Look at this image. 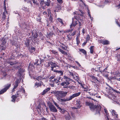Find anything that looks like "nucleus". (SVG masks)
<instances>
[{
  "label": "nucleus",
  "instance_id": "nucleus-1",
  "mask_svg": "<svg viewBox=\"0 0 120 120\" xmlns=\"http://www.w3.org/2000/svg\"><path fill=\"white\" fill-rule=\"evenodd\" d=\"M68 93V92L66 91L56 90L51 92V93L53 94L55 96L57 100L61 102H66L70 101L74 98L79 96L81 94V92H79L74 94L68 98L64 99L62 98L66 96Z\"/></svg>",
  "mask_w": 120,
  "mask_h": 120
},
{
  "label": "nucleus",
  "instance_id": "nucleus-2",
  "mask_svg": "<svg viewBox=\"0 0 120 120\" xmlns=\"http://www.w3.org/2000/svg\"><path fill=\"white\" fill-rule=\"evenodd\" d=\"M86 105L87 106H89L91 111H96V114H99V112L101 110V107L99 105H94L88 101L86 102Z\"/></svg>",
  "mask_w": 120,
  "mask_h": 120
},
{
  "label": "nucleus",
  "instance_id": "nucleus-3",
  "mask_svg": "<svg viewBox=\"0 0 120 120\" xmlns=\"http://www.w3.org/2000/svg\"><path fill=\"white\" fill-rule=\"evenodd\" d=\"M64 79L66 80L65 81L62 82L61 85L64 88L68 89V88H71L72 87L68 86L70 83L69 82L71 80L70 78L64 75L63 76Z\"/></svg>",
  "mask_w": 120,
  "mask_h": 120
},
{
  "label": "nucleus",
  "instance_id": "nucleus-4",
  "mask_svg": "<svg viewBox=\"0 0 120 120\" xmlns=\"http://www.w3.org/2000/svg\"><path fill=\"white\" fill-rule=\"evenodd\" d=\"M77 17L75 16L72 18V23L71 25L70 28H71L72 26H80L82 22L79 21L77 19Z\"/></svg>",
  "mask_w": 120,
  "mask_h": 120
},
{
  "label": "nucleus",
  "instance_id": "nucleus-5",
  "mask_svg": "<svg viewBox=\"0 0 120 120\" xmlns=\"http://www.w3.org/2000/svg\"><path fill=\"white\" fill-rule=\"evenodd\" d=\"M64 117L66 120H74V116L71 113L67 112L66 114L64 115Z\"/></svg>",
  "mask_w": 120,
  "mask_h": 120
},
{
  "label": "nucleus",
  "instance_id": "nucleus-6",
  "mask_svg": "<svg viewBox=\"0 0 120 120\" xmlns=\"http://www.w3.org/2000/svg\"><path fill=\"white\" fill-rule=\"evenodd\" d=\"M49 106L50 110L51 112H57V110L55 107L51 103H48Z\"/></svg>",
  "mask_w": 120,
  "mask_h": 120
},
{
  "label": "nucleus",
  "instance_id": "nucleus-7",
  "mask_svg": "<svg viewBox=\"0 0 120 120\" xmlns=\"http://www.w3.org/2000/svg\"><path fill=\"white\" fill-rule=\"evenodd\" d=\"M49 66H51V70L52 71H54L53 69L54 68H56V67H58L56 64L55 63L52 62H49L48 63Z\"/></svg>",
  "mask_w": 120,
  "mask_h": 120
},
{
  "label": "nucleus",
  "instance_id": "nucleus-8",
  "mask_svg": "<svg viewBox=\"0 0 120 120\" xmlns=\"http://www.w3.org/2000/svg\"><path fill=\"white\" fill-rule=\"evenodd\" d=\"M6 1V0L4 1V12L3 13V17L2 19H3L4 20L6 18V15L5 13H6L7 14H8V12L6 11V6L5 2Z\"/></svg>",
  "mask_w": 120,
  "mask_h": 120
},
{
  "label": "nucleus",
  "instance_id": "nucleus-9",
  "mask_svg": "<svg viewBox=\"0 0 120 120\" xmlns=\"http://www.w3.org/2000/svg\"><path fill=\"white\" fill-rule=\"evenodd\" d=\"M11 84H8L5 86V88L0 91V95L6 91L11 86Z\"/></svg>",
  "mask_w": 120,
  "mask_h": 120
},
{
  "label": "nucleus",
  "instance_id": "nucleus-10",
  "mask_svg": "<svg viewBox=\"0 0 120 120\" xmlns=\"http://www.w3.org/2000/svg\"><path fill=\"white\" fill-rule=\"evenodd\" d=\"M120 76V72H118L117 74V73H115L114 76L113 77H111V79H116L117 80L120 81V78L118 79L117 77H118Z\"/></svg>",
  "mask_w": 120,
  "mask_h": 120
},
{
  "label": "nucleus",
  "instance_id": "nucleus-11",
  "mask_svg": "<svg viewBox=\"0 0 120 120\" xmlns=\"http://www.w3.org/2000/svg\"><path fill=\"white\" fill-rule=\"evenodd\" d=\"M110 111L112 114V116L114 118H117L118 115L115 111L113 109H111L110 110Z\"/></svg>",
  "mask_w": 120,
  "mask_h": 120
},
{
  "label": "nucleus",
  "instance_id": "nucleus-12",
  "mask_svg": "<svg viewBox=\"0 0 120 120\" xmlns=\"http://www.w3.org/2000/svg\"><path fill=\"white\" fill-rule=\"evenodd\" d=\"M20 81L19 79H17L15 82L13 89L12 90V92L15 91V89H16L18 86V83L20 82Z\"/></svg>",
  "mask_w": 120,
  "mask_h": 120
},
{
  "label": "nucleus",
  "instance_id": "nucleus-13",
  "mask_svg": "<svg viewBox=\"0 0 120 120\" xmlns=\"http://www.w3.org/2000/svg\"><path fill=\"white\" fill-rule=\"evenodd\" d=\"M59 80L55 78L54 79L50 80L51 83L50 85L52 87H53L54 86V84L55 83H56L58 82Z\"/></svg>",
  "mask_w": 120,
  "mask_h": 120
},
{
  "label": "nucleus",
  "instance_id": "nucleus-14",
  "mask_svg": "<svg viewBox=\"0 0 120 120\" xmlns=\"http://www.w3.org/2000/svg\"><path fill=\"white\" fill-rule=\"evenodd\" d=\"M18 92H18L17 93V95H19V93ZM18 96H16L15 95L12 96L11 97V98H12V99L11 100V101L13 102H14L15 101V99Z\"/></svg>",
  "mask_w": 120,
  "mask_h": 120
},
{
  "label": "nucleus",
  "instance_id": "nucleus-15",
  "mask_svg": "<svg viewBox=\"0 0 120 120\" xmlns=\"http://www.w3.org/2000/svg\"><path fill=\"white\" fill-rule=\"evenodd\" d=\"M59 109L60 110V113L63 114L65 113H67V112L64 109H62L60 107H59Z\"/></svg>",
  "mask_w": 120,
  "mask_h": 120
},
{
  "label": "nucleus",
  "instance_id": "nucleus-16",
  "mask_svg": "<svg viewBox=\"0 0 120 120\" xmlns=\"http://www.w3.org/2000/svg\"><path fill=\"white\" fill-rule=\"evenodd\" d=\"M106 70H107V68H106L103 71V74L104 76L107 78L108 77V75L107 74H106V73H107L108 72L105 71Z\"/></svg>",
  "mask_w": 120,
  "mask_h": 120
},
{
  "label": "nucleus",
  "instance_id": "nucleus-17",
  "mask_svg": "<svg viewBox=\"0 0 120 120\" xmlns=\"http://www.w3.org/2000/svg\"><path fill=\"white\" fill-rule=\"evenodd\" d=\"M58 49L62 54L64 55H67V53L66 52L60 49V48H58Z\"/></svg>",
  "mask_w": 120,
  "mask_h": 120
},
{
  "label": "nucleus",
  "instance_id": "nucleus-18",
  "mask_svg": "<svg viewBox=\"0 0 120 120\" xmlns=\"http://www.w3.org/2000/svg\"><path fill=\"white\" fill-rule=\"evenodd\" d=\"M101 42L104 45H107L109 43V41L107 40L102 41Z\"/></svg>",
  "mask_w": 120,
  "mask_h": 120
},
{
  "label": "nucleus",
  "instance_id": "nucleus-19",
  "mask_svg": "<svg viewBox=\"0 0 120 120\" xmlns=\"http://www.w3.org/2000/svg\"><path fill=\"white\" fill-rule=\"evenodd\" d=\"M50 90V88H48L44 90L42 93V95H44L47 92L49 91Z\"/></svg>",
  "mask_w": 120,
  "mask_h": 120
},
{
  "label": "nucleus",
  "instance_id": "nucleus-20",
  "mask_svg": "<svg viewBox=\"0 0 120 120\" xmlns=\"http://www.w3.org/2000/svg\"><path fill=\"white\" fill-rule=\"evenodd\" d=\"M54 71L56 73L60 74V75L62 76L63 75V72L61 71L54 70Z\"/></svg>",
  "mask_w": 120,
  "mask_h": 120
},
{
  "label": "nucleus",
  "instance_id": "nucleus-21",
  "mask_svg": "<svg viewBox=\"0 0 120 120\" xmlns=\"http://www.w3.org/2000/svg\"><path fill=\"white\" fill-rule=\"evenodd\" d=\"M32 1L34 6L38 5L39 3L36 0H33Z\"/></svg>",
  "mask_w": 120,
  "mask_h": 120
},
{
  "label": "nucleus",
  "instance_id": "nucleus-22",
  "mask_svg": "<svg viewBox=\"0 0 120 120\" xmlns=\"http://www.w3.org/2000/svg\"><path fill=\"white\" fill-rule=\"evenodd\" d=\"M96 92H97L96 91L94 90H92L91 91V92H89L90 94V95H92V96L94 95L95 94Z\"/></svg>",
  "mask_w": 120,
  "mask_h": 120
},
{
  "label": "nucleus",
  "instance_id": "nucleus-23",
  "mask_svg": "<svg viewBox=\"0 0 120 120\" xmlns=\"http://www.w3.org/2000/svg\"><path fill=\"white\" fill-rule=\"evenodd\" d=\"M79 51L84 54L85 55H86V51L83 49H79Z\"/></svg>",
  "mask_w": 120,
  "mask_h": 120
},
{
  "label": "nucleus",
  "instance_id": "nucleus-24",
  "mask_svg": "<svg viewBox=\"0 0 120 120\" xmlns=\"http://www.w3.org/2000/svg\"><path fill=\"white\" fill-rule=\"evenodd\" d=\"M80 101H79L77 102L76 105L77 108H79L81 106V105H80Z\"/></svg>",
  "mask_w": 120,
  "mask_h": 120
},
{
  "label": "nucleus",
  "instance_id": "nucleus-25",
  "mask_svg": "<svg viewBox=\"0 0 120 120\" xmlns=\"http://www.w3.org/2000/svg\"><path fill=\"white\" fill-rule=\"evenodd\" d=\"M71 35L72 34L70 33L69 35H67V36L68 40H70L72 38V36Z\"/></svg>",
  "mask_w": 120,
  "mask_h": 120
},
{
  "label": "nucleus",
  "instance_id": "nucleus-26",
  "mask_svg": "<svg viewBox=\"0 0 120 120\" xmlns=\"http://www.w3.org/2000/svg\"><path fill=\"white\" fill-rule=\"evenodd\" d=\"M40 86L41 84L39 82H37L35 83L34 87L36 88L39 86Z\"/></svg>",
  "mask_w": 120,
  "mask_h": 120
},
{
  "label": "nucleus",
  "instance_id": "nucleus-27",
  "mask_svg": "<svg viewBox=\"0 0 120 120\" xmlns=\"http://www.w3.org/2000/svg\"><path fill=\"white\" fill-rule=\"evenodd\" d=\"M42 4L41 3H40L41 4V5H42V4H45L47 6H49V3L48 2H45V3H44V1H42Z\"/></svg>",
  "mask_w": 120,
  "mask_h": 120
},
{
  "label": "nucleus",
  "instance_id": "nucleus-28",
  "mask_svg": "<svg viewBox=\"0 0 120 120\" xmlns=\"http://www.w3.org/2000/svg\"><path fill=\"white\" fill-rule=\"evenodd\" d=\"M93 96H94V97H95L98 98H101L100 96L98 95V94H97V92H96V93Z\"/></svg>",
  "mask_w": 120,
  "mask_h": 120
},
{
  "label": "nucleus",
  "instance_id": "nucleus-29",
  "mask_svg": "<svg viewBox=\"0 0 120 120\" xmlns=\"http://www.w3.org/2000/svg\"><path fill=\"white\" fill-rule=\"evenodd\" d=\"M6 46L4 45H1L0 46V48L1 50H4L5 49Z\"/></svg>",
  "mask_w": 120,
  "mask_h": 120
},
{
  "label": "nucleus",
  "instance_id": "nucleus-30",
  "mask_svg": "<svg viewBox=\"0 0 120 120\" xmlns=\"http://www.w3.org/2000/svg\"><path fill=\"white\" fill-rule=\"evenodd\" d=\"M32 0H27V3L30 4L31 6H33V4L32 3Z\"/></svg>",
  "mask_w": 120,
  "mask_h": 120
},
{
  "label": "nucleus",
  "instance_id": "nucleus-31",
  "mask_svg": "<svg viewBox=\"0 0 120 120\" xmlns=\"http://www.w3.org/2000/svg\"><path fill=\"white\" fill-rule=\"evenodd\" d=\"M94 46H91L90 47V52L91 53H92L93 52V48Z\"/></svg>",
  "mask_w": 120,
  "mask_h": 120
},
{
  "label": "nucleus",
  "instance_id": "nucleus-32",
  "mask_svg": "<svg viewBox=\"0 0 120 120\" xmlns=\"http://www.w3.org/2000/svg\"><path fill=\"white\" fill-rule=\"evenodd\" d=\"M73 76L74 78L76 80H79V77L77 76L76 75H73Z\"/></svg>",
  "mask_w": 120,
  "mask_h": 120
},
{
  "label": "nucleus",
  "instance_id": "nucleus-33",
  "mask_svg": "<svg viewBox=\"0 0 120 120\" xmlns=\"http://www.w3.org/2000/svg\"><path fill=\"white\" fill-rule=\"evenodd\" d=\"M57 19L58 20V21L60 22L62 24H64V23L63 22V20H62L60 18H58Z\"/></svg>",
  "mask_w": 120,
  "mask_h": 120
},
{
  "label": "nucleus",
  "instance_id": "nucleus-34",
  "mask_svg": "<svg viewBox=\"0 0 120 120\" xmlns=\"http://www.w3.org/2000/svg\"><path fill=\"white\" fill-rule=\"evenodd\" d=\"M76 43L77 45H79L80 43V41L79 39V38L77 36L76 38Z\"/></svg>",
  "mask_w": 120,
  "mask_h": 120
},
{
  "label": "nucleus",
  "instance_id": "nucleus-35",
  "mask_svg": "<svg viewBox=\"0 0 120 120\" xmlns=\"http://www.w3.org/2000/svg\"><path fill=\"white\" fill-rule=\"evenodd\" d=\"M53 103H54L55 105L59 109V108L60 107L59 105L54 101H52Z\"/></svg>",
  "mask_w": 120,
  "mask_h": 120
},
{
  "label": "nucleus",
  "instance_id": "nucleus-36",
  "mask_svg": "<svg viewBox=\"0 0 120 120\" xmlns=\"http://www.w3.org/2000/svg\"><path fill=\"white\" fill-rule=\"evenodd\" d=\"M41 104V103H40L39 105H38V106H37V109L40 110H41V107L40 106V105Z\"/></svg>",
  "mask_w": 120,
  "mask_h": 120
},
{
  "label": "nucleus",
  "instance_id": "nucleus-37",
  "mask_svg": "<svg viewBox=\"0 0 120 120\" xmlns=\"http://www.w3.org/2000/svg\"><path fill=\"white\" fill-rule=\"evenodd\" d=\"M48 19L50 21V22H52V17L51 16Z\"/></svg>",
  "mask_w": 120,
  "mask_h": 120
},
{
  "label": "nucleus",
  "instance_id": "nucleus-38",
  "mask_svg": "<svg viewBox=\"0 0 120 120\" xmlns=\"http://www.w3.org/2000/svg\"><path fill=\"white\" fill-rule=\"evenodd\" d=\"M52 53H53L55 54H58V52H57L56 51L54 50H52L51 51Z\"/></svg>",
  "mask_w": 120,
  "mask_h": 120
},
{
  "label": "nucleus",
  "instance_id": "nucleus-39",
  "mask_svg": "<svg viewBox=\"0 0 120 120\" xmlns=\"http://www.w3.org/2000/svg\"><path fill=\"white\" fill-rule=\"evenodd\" d=\"M80 2L82 3V7H84V6H85V5L84 3L83 2V1L82 0H79Z\"/></svg>",
  "mask_w": 120,
  "mask_h": 120
},
{
  "label": "nucleus",
  "instance_id": "nucleus-40",
  "mask_svg": "<svg viewBox=\"0 0 120 120\" xmlns=\"http://www.w3.org/2000/svg\"><path fill=\"white\" fill-rule=\"evenodd\" d=\"M29 41H26L25 43V45L27 46H28L29 45Z\"/></svg>",
  "mask_w": 120,
  "mask_h": 120
},
{
  "label": "nucleus",
  "instance_id": "nucleus-41",
  "mask_svg": "<svg viewBox=\"0 0 120 120\" xmlns=\"http://www.w3.org/2000/svg\"><path fill=\"white\" fill-rule=\"evenodd\" d=\"M42 78L40 76L38 77H37L36 79H35V80L39 81Z\"/></svg>",
  "mask_w": 120,
  "mask_h": 120
},
{
  "label": "nucleus",
  "instance_id": "nucleus-42",
  "mask_svg": "<svg viewBox=\"0 0 120 120\" xmlns=\"http://www.w3.org/2000/svg\"><path fill=\"white\" fill-rule=\"evenodd\" d=\"M34 68V67L32 65L30 64L29 66V68L30 69V68Z\"/></svg>",
  "mask_w": 120,
  "mask_h": 120
},
{
  "label": "nucleus",
  "instance_id": "nucleus-43",
  "mask_svg": "<svg viewBox=\"0 0 120 120\" xmlns=\"http://www.w3.org/2000/svg\"><path fill=\"white\" fill-rule=\"evenodd\" d=\"M55 77V76L54 75L52 76L51 77H50L49 78V79L50 80H53V79Z\"/></svg>",
  "mask_w": 120,
  "mask_h": 120
},
{
  "label": "nucleus",
  "instance_id": "nucleus-44",
  "mask_svg": "<svg viewBox=\"0 0 120 120\" xmlns=\"http://www.w3.org/2000/svg\"><path fill=\"white\" fill-rule=\"evenodd\" d=\"M60 47L61 48L65 50H66L67 48H66L65 47H63L62 46L60 45Z\"/></svg>",
  "mask_w": 120,
  "mask_h": 120
},
{
  "label": "nucleus",
  "instance_id": "nucleus-45",
  "mask_svg": "<svg viewBox=\"0 0 120 120\" xmlns=\"http://www.w3.org/2000/svg\"><path fill=\"white\" fill-rule=\"evenodd\" d=\"M87 40H89L90 39V37L89 35L88 34L87 35V36L86 38Z\"/></svg>",
  "mask_w": 120,
  "mask_h": 120
},
{
  "label": "nucleus",
  "instance_id": "nucleus-46",
  "mask_svg": "<svg viewBox=\"0 0 120 120\" xmlns=\"http://www.w3.org/2000/svg\"><path fill=\"white\" fill-rule=\"evenodd\" d=\"M105 112L106 113L107 115L108 114V112L107 110L106 109H104Z\"/></svg>",
  "mask_w": 120,
  "mask_h": 120
},
{
  "label": "nucleus",
  "instance_id": "nucleus-47",
  "mask_svg": "<svg viewBox=\"0 0 120 120\" xmlns=\"http://www.w3.org/2000/svg\"><path fill=\"white\" fill-rule=\"evenodd\" d=\"M76 33V31H75L73 33H72V36H74L75 34Z\"/></svg>",
  "mask_w": 120,
  "mask_h": 120
},
{
  "label": "nucleus",
  "instance_id": "nucleus-48",
  "mask_svg": "<svg viewBox=\"0 0 120 120\" xmlns=\"http://www.w3.org/2000/svg\"><path fill=\"white\" fill-rule=\"evenodd\" d=\"M57 1L59 3H62V0H57Z\"/></svg>",
  "mask_w": 120,
  "mask_h": 120
},
{
  "label": "nucleus",
  "instance_id": "nucleus-49",
  "mask_svg": "<svg viewBox=\"0 0 120 120\" xmlns=\"http://www.w3.org/2000/svg\"><path fill=\"white\" fill-rule=\"evenodd\" d=\"M92 78L93 79H94V80H97V78H95V77L93 76H92Z\"/></svg>",
  "mask_w": 120,
  "mask_h": 120
},
{
  "label": "nucleus",
  "instance_id": "nucleus-50",
  "mask_svg": "<svg viewBox=\"0 0 120 120\" xmlns=\"http://www.w3.org/2000/svg\"><path fill=\"white\" fill-rule=\"evenodd\" d=\"M82 32L83 34V35L85 33V29L84 28H83L82 30Z\"/></svg>",
  "mask_w": 120,
  "mask_h": 120
},
{
  "label": "nucleus",
  "instance_id": "nucleus-51",
  "mask_svg": "<svg viewBox=\"0 0 120 120\" xmlns=\"http://www.w3.org/2000/svg\"><path fill=\"white\" fill-rule=\"evenodd\" d=\"M38 61L37 60V61L34 64L35 65H36V64H37V65H39V64H38V61Z\"/></svg>",
  "mask_w": 120,
  "mask_h": 120
},
{
  "label": "nucleus",
  "instance_id": "nucleus-52",
  "mask_svg": "<svg viewBox=\"0 0 120 120\" xmlns=\"http://www.w3.org/2000/svg\"><path fill=\"white\" fill-rule=\"evenodd\" d=\"M75 62L79 66H81V65H80V64L77 61H75Z\"/></svg>",
  "mask_w": 120,
  "mask_h": 120
},
{
  "label": "nucleus",
  "instance_id": "nucleus-53",
  "mask_svg": "<svg viewBox=\"0 0 120 120\" xmlns=\"http://www.w3.org/2000/svg\"><path fill=\"white\" fill-rule=\"evenodd\" d=\"M101 67H99L98 68V71H99V72L100 71V72H101L102 71V70H101L100 68H101Z\"/></svg>",
  "mask_w": 120,
  "mask_h": 120
},
{
  "label": "nucleus",
  "instance_id": "nucleus-54",
  "mask_svg": "<svg viewBox=\"0 0 120 120\" xmlns=\"http://www.w3.org/2000/svg\"><path fill=\"white\" fill-rule=\"evenodd\" d=\"M98 71V68H95V71Z\"/></svg>",
  "mask_w": 120,
  "mask_h": 120
},
{
  "label": "nucleus",
  "instance_id": "nucleus-55",
  "mask_svg": "<svg viewBox=\"0 0 120 120\" xmlns=\"http://www.w3.org/2000/svg\"><path fill=\"white\" fill-rule=\"evenodd\" d=\"M88 15L89 16H90V14L89 11V9L88 10Z\"/></svg>",
  "mask_w": 120,
  "mask_h": 120
},
{
  "label": "nucleus",
  "instance_id": "nucleus-56",
  "mask_svg": "<svg viewBox=\"0 0 120 120\" xmlns=\"http://www.w3.org/2000/svg\"><path fill=\"white\" fill-rule=\"evenodd\" d=\"M70 30H67L66 31H64V33H69V32H70Z\"/></svg>",
  "mask_w": 120,
  "mask_h": 120
},
{
  "label": "nucleus",
  "instance_id": "nucleus-57",
  "mask_svg": "<svg viewBox=\"0 0 120 120\" xmlns=\"http://www.w3.org/2000/svg\"><path fill=\"white\" fill-rule=\"evenodd\" d=\"M88 89L87 88H85V89H84L83 90V91H87L88 90Z\"/></svg>",
  "mask_w": 120,
  "mask_h": 120
},
{
  "label": "nucleus",
  "instance_id": "nucleus-58",
  "mask_svg": "<svg viewBox=\"0 0 120 120\" xmlns=\"http://www.w3.org/2000/svg\"><path fill=\"white\" fill-rule=\"evenodd\" d=\"M9 63L11 65H12L13 64V63L11 62H10Z\"/></svg>",
  "mask_w": 120,
  "mask_h": 120
},
{
  "label": "nucleus",
  "instance_id": "nucleus-59",
  "mask_svg": "<svg viewBox=\"0 0 120 120\" xmlns=\"http://www.w3.org/2000/svg\"><path fill=\"white\" fill-rule=\"evenodd\" d=\"M92 71L93 72L96 71H95V69H94V68L92 69Z\"/></svg>",
  "mask_w": 120,
  "mask_h": 120
},
{
  "label": "nucleus",
  "instance_id": "nucleus-60",
  "mask_svg": "<svg viewBox=\"0 0 120 120\" xmlns=\"http://www.w3.org/2000/svg\"><path fill=\"white\" fill-rule=\"evenodd\" d=\"M69 73H70V74L72 76L73 75V73H72V72H70Z\"/></svg>",
  "mask_w": 120,
  "mask_h": 120
},
{
  "label": "nucleus",
  "instance_id": "nucleus-61",
  "mask_svg": "<svg viewBox=\"0 0 120 120\" xmlns=\"http://www.w3.org/2000/svg\"><path fill=\"white\" fill-rule=\"evenodd\" d=\"M41 120H46L44 118H42Z\"/></svg>",
  "mask_w": 120,
  "mask_h": 120
},
{
  "label": "nucleus",
  "instance_id": "nucleus-62",
  "mask_svg": "<svg viewBox=\"0 0 120 120\" xmlns=\"http://www.w3.org/2000/svg\"><path fill=\"white\" fill-rule=\"evenodd\" d=\"M89 17H90V19L91 20H93V18L91 17V15H90V16H89Z\"/></svg>",
  "mask_w": 120,
  "mask_h": 120
},
{
  "label": "nucleus",
  "instance_id": "nucleus-63",
  "mask_svg": "<svg viewBox=\"0 0 120 120\" xmlns=\"http://www.w3.org/2000/svg\"><path fill=\"white\" fill-rule=\"evenodd\" d=\"M108 2V0H105V4H106Z\"/></svg>",
  "mask_w": 120,
  "mask_h": 120
},
{
  "label": "nucleus",
  "instance_id": "nucleus-64",
  "mask_svg": "<svg viewBox=\"0 0 120 120\" xmlns=\"http://www.w3.org/2000/svg\"><path fill=\"white\" fill-rule=\"evenodd\" d=\"M32 49L34 51L35 50V48L34 47H33L32 48Z\"/></svg>",
  "mask_w": 120,
  "mask_h": 120
}]
</instances>
